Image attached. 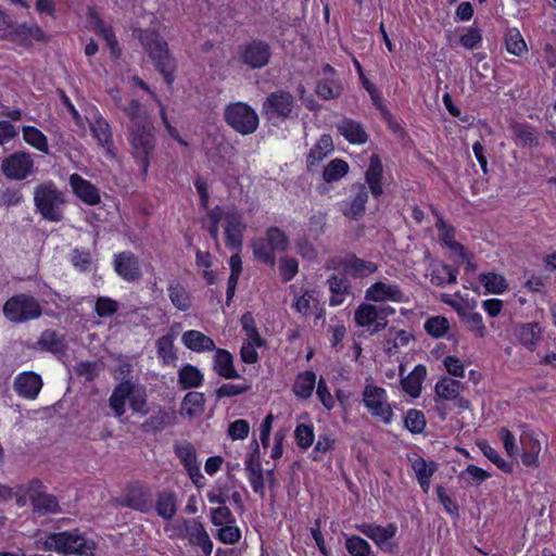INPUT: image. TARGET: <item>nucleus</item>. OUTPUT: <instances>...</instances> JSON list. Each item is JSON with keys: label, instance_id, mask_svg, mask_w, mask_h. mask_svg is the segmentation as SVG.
Instances as JSON below:
<instances>
[{"label": "nucleus", "instance_id": "f257e3e1", "mask_svg": "<svg viewBox=\"0 0 556 556\" xmlns=\"http://www.w3.org/2000/svg\"><path fill=\"white\" fill-rule=\"evenodd\" d=\"M132 35L148 52L156 71L163 76L165 83L170 86L175 80L176 61L169 52L167 42L161 35L151 28H136Z\"/></svg>", "mask_w": 556, "mask_h": 556}, {"label": "nucleus", "instance_id": "f03ea898", "mask_svg": "<svg viewBox=\"0 0 556 556\" xmlns=\"http://www.w3.org/2000/svg\"><path fill=\"white\" fill-rule=\"evenodd\" d=\"M36 545L43 551L63 555L94 556L96 551V543L78 530L51 532L45 539L37 540Z\"/></svg>", "mask_w": 556, "mask_h": 556}, {"label": "nucleus", "instance_id": "7ed1b4c3", "mask_svg": "<svg viewBox=\"0 0 556 556\" xmlns=\"http://www.w3.org/2000/svg\"><path fill=\"white\" fill-rule=\"evenodd\" d=\"M66 202V193L52 181L39 184L34 189L35 207L46 220L61 222L64 217Z\"/></svg>", "mask_w": 556, "mask_h": 556}, {"label": "nucleus", "instance_id": "20e7f679", "mask_svg": "<svg viewBox=\"0 0 556 556\" xmlns=\"http://www.w3.org/2000/svg\"><path fill=\"white\" fill-rule=\"evenodd\" d=\"M127 129L131 154L140 164L141 172L146 175L156 146L154 125L153 123H148L141 126H128Z\"/></svg>", "mask_w": 556, "mask_h": 556}, {"label": "nucleus", "instance_id": "39448f33", "mask_svg": "<svg viewBox=\"0 0 556 556\" xmlns=\"http://www.w3.org/2000/svg\"><path fill=\"white\" fill-rule=\"evenodd\" d=\"M3 315L11 323L22 324L39 318L42 315V307L36 298L20 293L4 303Z\"/></svg>", "mask_w": 556, "mask_h": 556}, {"label": "nucleus", "instance_id": "423d86ee", "mask_svg": "<svg viewBox=\"0 0 556 556\" xmlns=\"http://www.w3.org/2000/svg\"><path fill=\"white\" fill-rule=\"evenodd\" d=\"M226 123L237 132L245 136L253 134L258 127V115L244 102L230 103L225 108Z\"/></svg>", "mask_w": 556, "mask_h": 556}, {"label": "nucleus", "instance_id": "0eeeda50", "mask_svg": "<svg viewBox=\"0 0 556 556\" xmlns=\"http://www.w3.org/2000/svg\"><path fill=\"white\" fill-rule=\"evenodd\" d=\"M294 97L286 90H276L267 96L262 104V114L268 122H282L292 117Z\"/></svg>", "mask_w": 556, "mask_h": 556}, {"label": "nucleus", "instance_id": "6e6552de", "mask_svg": "<svg viewBox=\"0 0 556 556\" xmlns=\"http://www.w3.org/2000/svg\"><path fill=\"white\" fill-rule=\"evenodd\" d=\"M327 269L342 270L345 275L354 278H364L377 270V265L372 262L358 258L355 254H349L344 257H332L326 263Z\"/></svg>", "mask_w": 556, "mask_h": 556}, {"label": "nucleus", "instance_id": "1a4fd4ad", "mask_svg": "<svg viewBox=\"0 0 556 556\" xmlns=\"http://www.w3.org/2000/svg\"><path fill=\"white\" fill-rule=\"evenodd\" d=\"M270 58V46L261 39H253L240 48V61L250 70L265 67Z\"/></svg>", "mask_w": 556, "mask_h": 556}, {"label": "nucleus", "instance_id": "9d476101", "mask_svg": "<svg viewBox=\"0 0 556 556\" xmlns=\"http://www.w3.org/2000/svg\"><path fill=\"white\" fill-rule=\"evenodd\" d=\"M363 402L372 416L381 418L387 425L391 422L393 412L387 402L384 389L366 386L363 392Z\"/></svg>", "mask_w": 556, "mask_h": 556}, {"label": "nucleus", "instance_id": "9b49d317", "mask_svg": "<svg viewBox=\"0 0 556 556\" xmlns=\"http://www.w3.org/2000/svg\"><path fill=\"white\" fill-rule=\"evenodd\" d=\"M247 224L242 214L235 207H228L225 216V239L226 245L233 252H241L243 248V233Z\"/></svg>", "mask_w": 556, "mask_h": 556}, {"label": "nucleus", "instance_id": "f8f14e48", "mask_svg": "<svg viewBox=\"0 0 556 556\" xmlns=\"http://www.w3.org/2000/svg\"><path fill=\"white\" fill-rule=\"evenodd\" d=\"M1 170L11 180H23L33 174L34 160L29 153L16 151L3 159Z\"/></svg>", "mask_w": 556, "mask_h": 556}, {"label": "nucleus", "instance_id": "ddd939ff", "mask_svg": "<svg viewBox=\"0 0 556 556\" xmlns=\"http://www.w3.org/2000/svg\"><path fill=\"white\" fill-rule=\"evenodd\" d=\"M118 504L143 514H149L153 508V496L148 488L131 485L125 495L118 498Z\"/></svg>", "mask_w": 556, "mask_h": 556}, {"label": "nucleus", "instance_id": "4468645a", "mask_svg": "<svg viewBox=\"0 0 556 556\" xmlns=\"http://www.w3.org/2000/svg\"><path fill=\"white\" fill-rule=\"evenodd\" d=\"M253 451L250 453L244 462L245 470L248 471V479L252 486V490L260 494L261 497L265 496V472L262 469L260 462V447L254 440L252 442Z\"/></svg>", "mask_w": 556, "mask_h": 556}, {"label": "nucleus", "instance_id": "2eb2a0df", "mask_svg": "<svg viewBox=\"0 0 556 556\" xmlns=\"http://www.w3.org/2000/svg\"><path fill=\"white\" fill-rule=\"evenodd\" d=\"M182 529L186 538L191 545L199 546L205 556H210L213 552V541L211 540L203 523L198 519H184Z\"/></svg>", "mask_w": 556, "mask_h": 556}, {"label": "nucleus", "instance_id": "dca6fc26", "mask_svg": "<svg viewBox=\"0 0 556 556\" xmlns=\"http://www.w3.org/2000/svg\"><path fill=\"white\" fill-rule=\"evenodd\" d=\"M175 454L184 464L190 479L197 486L203 485L204 477L200 471L194 446L189 442L175 444Z\"/></svg>", "mask_w": 556, "mask_h": 556}, {"label": "nucleus", "instance_id": "f3484780", "mask_svg": "<svg viewBox=\"0 0 556 556\" xmlns=\"http://www.w3.org/2000/svg\"><path fill=\"white\" fill-rule=\"evenodd\" d=\"M113 265L117 275L128 282L138 281L142 277L139 260L130 251L116 254Z\"/></svg>", "mask_w": 556, "mask_h": 556}, {"label": "nucleus", "instance_id": "a211bd4d", "mask_svg": "<svg viewBox=\"0 0 556 556\" xmlns=\"http://www.w3.org/2000/svg\"><path fill=\"white\" fill-rule=\"evenodd\" d=\"M365 299L372 302L392 301L396 303H403L407 300L397 285H388L382 281L371 285L366 290Z\"/></svg>", "mask_w": 556, "mask_h": 556}, {"label": "nucleus", "instance_id": "6ab92c4d", "mask_svg": "<svg viewBox=\"0 0 556 556\" xmlns=\"http://www.w3.org/2000/svg\"><path fill=\"white\" fill-rule=\"evenodd\" d=\"M354 320L359 327H367L370 334L384 330L388 321L378 318L377 306L363 303L354 312Z\"/></svg>", "mask_w": 556, "mask_h": 556}, {"label": "nucleus", "instance_id": "aec40b11", "mask_svg": "<svg viewBox=\"0 0 556 556\" xmlns=\"http://www.w3.org/2000/svg\"><path fill=\"white\" fill-rule=\"evenodd\" d=\"M89 127L98 143L105 149L109 155L115 156L113 132L109 122L101 114H96Z\"/></svg>", "mask_w": 556, "mask_h": 556}, {"label": "nucleus", "instance_id": "412c9836", "mask_svg": "<svg viewBox=\"0 0 556 556\" xmlns=\"http://www.w3.org/2000/svg\"><path fill=\"white\" fill-rule=\"evenodd\" d=\"M41 388V377L33 371L18 374L14 379L15 391L25 399H36Z\"/></svg>", "mask_w": 556, "mask_h": 556}, {"label": "nucleus", "instance_id": "4be33fe9", "mask_svg": "<svg viewBox=\"0 0 556 556\" xmlns=\"http://www.w3.org/2000/svg\"><path fill=\"white\" fill-rule=\"evenodd\" d=\"M73 192L86 204L97 205L101 201L99 189L78 174L70 176Z\"/></svg>", "mask_w": 556, "mask_h": 556}, {"label": "nucleus", "instance_id": "5701e85b", "mask_svg": "<svg viewBox=\"0 0 556 556\" xmlns=\"http://www.w3.org/2000/svg\"><path fill=\"white\" fill-rule=\"evenodd\" d=\"M355 528L361 533L372 540L381 548L396 534L397 531V527L394 523H389L387 527H381L375 523H361L356 525Z\"/></svg>", "mask_w": 556, "mask_h": 556}, {"label": "nucleus", "instance_id": "b1692460", "mask_svg": "<svg viewBox=\"0 0 556 556\" xmlns=\"http://www.w3.org/2000/svg\"><path fill=\"white\" fill-rule=\"evenodd\" d=\"M338 131L353 144H363L368 140V135L363 125L351 118H343L337 123Z\"/></svg>", "mask_w": 556, "mask_h": 556}, {"label": "nucleus", "instance_id": "393cba45", "mask_svg": "<svg viewBox=\"0 0 556 556\" xmlns=\"http://www.w3.org/2000/svg\"><path fill=\"white\" fill-rule=\"evenodd\" d=\"M382 163L377 154H372L369 159V166L365 174L366 182L369 186L370 192L374 197L378 198L383 193L382 189Z\"/></svg>", "mask_w": 556, "mask_h": 556}, {"label": "nucleus", "instance_id": "a878e982", "mask_svg": "<svg viewBox=\"0 0 556 556\" xmlns=\"http://www.w3.org/2000/svg\"><path fill=\"white\" fill-rule=\"evenodd\" d=\"M327 282L331 292L329 304L331 306L341 305L344 302V296L351 293L350 281L345 276L332 274L329 276Z\"/></svg>", "mask_w": 556, "mask_h": 556}, {"label": "nucleus", "instance_id": "bb28decb", "mask_svg": "<svg viewBox=\"0 0 556 556\" xmlns=\"http://www.w3.org/2000/svg\"><path fill=\"white\" fill-rule=\"evenodd\" d=\"M353 191L354 197L351 199L348 207L343 210V214L350 218H358L365 212L368 191L366 186L363 184L353 186Z\"/></svg>", "mask_w": 556, "mask_h": 556}, {"label": "nucleus", "instance_id": "cd10ccee", "mask_svg": "<svg viewBox=\"0 0 556 556\" xmlns=\"http://www.w3.org/2000/svg\"><path fill=\"white\" fill-rule=\"evenodd\" d=\"M132 394V383L130 381H123L115 387L110 396V407L113 409L116 417L125 414L126 401Z\"/></svg>", "mask_w": 556, "mask_h": 556}, {"label": "nucleus", "instance_id": "c85d7f7f", "mask_svg": "<svg viewBox=\"0 0 556 556\" xmlns=\"http://www.w3.org/2000/svg\"><path fill=\"white\" fill-rule=\"evenodd\" d=\"M214 370L225 379H237L239 374L233 367L232 355L223 349H217L214 355Z\"/></svg>", "mask_w": 556, "mask_h": 556}, {"label": "nucleus", "instance_id": "c756f323", "mask_svg": "<svg viewBox=\"0 0 556 556\" xmlns=\"http://www.w3.org/2000/svg\"><path fill=\"white\" fill-rule=\"evenodd\" d=\"M427 369L424 365H417L413 371L401 379L402 388L413 397H418L421 392V384L426 378Z\"/></svg>", "mask_w": 556, "mask_h": 556}, {"label": "nucleus", "instance_id": "7c9ffc66", "mask_svg": "<svg viewBox=\"0 0 556 556\" xmlns=\"http://www.w3.org/2000/svg\"><path fill=\"white\" fill-rule=\"evenodd\" d=\"M184 344L195 352L212 351L215 349L214 341L198 330H189L182 334Z\"/></svg>", "mask_w": 556, "mask_h": 556}, {"label": "nucleus", "instance_id": "2f4dec72", "mask_svg": "<svg viewBox=\"0 0 556 556\" xmlns=\"http://www.w3.org/2000/svg\"><path fill=\"white\" fill-rule=\"evenodd\" d=\"M522 453L521 460L527 467L538 466V457L541 451V444L539 440L532 435L526 434L521 437Z\"/></svg>", "mask_w": 556, "mask_h": 556}, {"label": "nucleus", "instance_id": "473e14b6", "mask_svg": "<svg viewBox=\"0 0 556 556\" xmlns=\"http://www.w3.org/2000/svg\"><path fill=\"white\" fill-rule=\"evenodd\" d=\"M316 384V374L312 370H306L296 376L293 384V392L300 399L311 397Z\"/></svg>", "mask_w": 556, "mask_h": 556}, {"label": "nucleus", "instance_id": "72a5a7b5", "mask_svg": "<svg viewBox=\"0 0 556 556\" xmlns=\"http://www.w3.org/2000/svg\"><path fill=\"white\" fill-rule=\"evenodd\" d=\"M35 513L40 515L58 514L61 511L58 498L48 493L36 494L30 502Z\"/></svg>", "mask_w": 556, "mask_h": 556}, {"label": "nucleus", "instance_id": "f704fd0d", "mask_svg": "<svg viewBox=\"0 0 556 556\" xmlns=\"http://www.w3.org/2000/svg\"><path fill=\"white\" fill-rule=\"evenodd\" d=\"M333 150V141L330 135H323L307 155V166L311 167L323 161Z\"/></svg>", "mask_w": 556, "mask_h": 556}, {"label": "nucleus", "instance_id": "c9c22d12", "mask_svg": "<svg viewBox=\"0 0 556 556\" xmlns=\"http://www.w3.org/2000/svg\"><path fill=\"white\" fill-rule=\"evenodd\" d=\"M122 111L127 115L129 118V125L128 126H141L148 123H152L150 119L149 114L143 109L140 101L136 99H131L127 105H125Z\"/></svg>", "mask_w": 556, "mask_h": 556}, {"label": "nucleus", "instance_id": "e433bc0d", "mask_svg": "<svg viewBox=\"0 0 556 556\" xmlns=\"http://www.w3.org/2000/svg\"><path fill=\"white\" fill-rule=\"evenodd\" d=\"M38 344L42 350L55 354H63L65 352V342L54 330L46 329L38 340Z\"/></svg>", "mask_w": 556, "mask_h": 556}, {"label": "nucleus", "instance_id": "4c0bfd02", "mask_svg": "<svg viewBox=\"0 0 556 556\" xmlns=\"http://www.w3.org/2000/svg\"><path fill=\"white\" fill-rule=\"evenodd\" d=\"M517 337L523 346L532 351L541 339V328L536 323L523 324L519 327Z\"/></svg>", "mask_w": 556, "mask_h": 556}, {"label": "nucleus", "instance_id": "58836bf2", "mask_svg": "<svg viewBox=\"0 0 556 556\" xmlns=\"http://www.w3.org/2000/svg\"><path fill=\"white\" fill-rule=\"evenodd\" d=\"M155 509L160 517L170 520L177 511L175 494L172 492L160 493L156 500Z\"/></svg>", "mask_w": 556, "mask_h": 556}, {"label": "nucleus", "instance_id": "ea45409f", "mask_svg": "<svg viewBox=\"0 0 556 556\" xmlns=\"http://www.w3.org/2000/svg\"><path fill=\"white\" fill-rule=\"evenodd\" d=\"M178 382L184 390L198 388L203 382V375L195 366L188 364L179 370Z\"/></svg>", "mask_w": 556, "mask_h": 556}, {"label": "nucleus", "instance_id": "a19ab883", "mask_svg": "<svg viewBox=\"0 0 556 556\" xmlns=\"http://www.w3.org/2000/svg\"><path fill=\"white\" fill-rule=\"evenodd\" d=\"M205 396L201 392H188L182 402L181 409L186 410L187 415L193 417L199 416L204 412Z\"/></svg>", "mask_w": 556, "mask_h": 556}, {"label": "nucleus", "instance_id": "79ce46f5", "mask_svg": "<svg viewBox=\"0 0 556 556\" xmlns=\"http://www.w3.org/2000/svg\"><path fill=\"white\" fill-rule=\"evenodd\" d=\"M23 138L24 140L38 151L48 154L49 146L45 134L34 126H23Z\"/></svg>", "mask_w": 556, "mask_h": 556}, {"label": "nucleus", "instance_id": "37998d69", "mask_svg": "<svg viewBox=\"0 0 556 556\" xmlns=\"http://www.w3.org/2000/svg\"><path fill=\"white\" fill-rule=\"evenodd\" d=\"M409 462L417 480L431 479L433 473L438 470V464L435 462H427L425 458L417 454H414L413 457H409Z\"/></svg>", "mask_w": 556, "mask_h": 556}, {"label": "nucleus", "instance_id": "c03bdc74", "mask_svg": "<svg viewBox=\"0 0 556 556\" xmlns=\"http://www.w3.org/2000/svg\"><path fill=\"white\" fill-rule=\"evenodd\" d=\"M240 323L247 336L244 342H251L252 344H256L257 346H264L266 344V341L258 333L252 313H244L241 316Z\"/></svg>", "mask_w": 556, "mask_h": 556}, {"label": "nucleus", "instance_id": "a18cd8bd", "mask_svg": "<svg viewBox=\"0 0 556 556\" xmlns=\"http://www.w3.org/2000/svg\"><path fill=\"white\" fill-rule=\"evenodd\" d=\"M252 250L254 257L270 267L275 266L274 250L270 249L265 238L255 239L252 241Z\"/></svg>", "mask_w": 556, "mask_h": 556}, {"label": "nucleus", "instance_id": "49530a36", "mask_svg": "<svg viewBox=\"0 0 556 556\" xmlns=\"http://www.w3.org/2000/svg\"><path fill=\"white\" fill-rule=\"evenodd\" d=\"M440 236L443 243L452 251L456 252L463 260L467 258L466 249L463 244L454 240L455 230L453 227L445 225L443 222L439 224Z\"/></svg>", "mask_w": 556, "mask_h": 556}, {"label": "nucleus", "instance_id": "de8ad7c7", "mask_svg": "<svg viewBox=\"0 0 556 556\" xmlns=\"http://www.w3.org/2000/svg\"><path fill=\"white\" fill-rule=\"evenodd\" d=\"M479 281L485 288L486 293L501 294L507 289L505 278L495 273L481 274Z\"/></svg>", "mask_w": 556, "mask_h": 556}, {"label": "nucleus", "instance_id": "09e8293b", "mask_svg": "<svg viewBox=\"0 0 556 556\" xmlns=\"http://www.w3.org/2000/svg\"><path fill=\"white\" fill-rule=\"evenodd\" d=\"M462 383L452 378H443L435 384L437 395L443 400H454L459 395Z\"/></svg>", "mask_w": 556, "mask_h": 556}, {"label": "nucleus", "instance_id": "8fccbe9b", "mask_svg": "<svg viewBox=\"0 0 556 556\" xmlns=\"http://www.w3.org/2000/svg\"><path fill=\"white\" fill-rule=\"evenodd\" d=\"M505 46L509 53L520 56L527 51L526 42L517 28H509L505 34Z\"/></svg>", "mask_w": 556, "mask_h": 556}, {"label": "nucleus", "instance_id": "3c124183", "mask_svg": "<svg viewBox=\"0 0 556 556\" xmlns=\"http://www.w3.org/2000/svg\"><path fill=\"white\" fill-rule=\"evenodd\" d=\"M93 28L106 41L111 52L116 54L118 42L111 26H108L98 15L92 14Z\"/></svg>", "mask_w": 556, "mask_h": 556}, {"label": "nucleus", "instance_id": "603ef678", "mask_svg": "<svg viewBox=\"0 0 556 556\" xmlns=\"http://www.w3.org/2000/svg\"><path fill=\"white\" fill-rule=\"evenodd\" d=\"M168 295L173 305L179 311H188L191 307L190 295L181 285L169 286Z\"/></svg>", "mask_w": 556, "mask_h": 556}, {"label": "nucleus", "instance_id": "864d4df0", "mask_svg": "<svg viewBox=\"0 0 556 556\" xmlns=\"http://www.w3.org/2000/svg\"><path fill=\"white\" fill-rule=\"evenodd\" d=\"M349 172V165L340 159L332 160L324 169L323 177L327 182L340 180Z\"/></svg>", "mask_w": 556, "mask_h": 556}, {"label": "nucleus", "instance_id": "5fc2aeb1", "mask_svg": "<svg viewBox=\"0 0 556 556\" xmlns=\"http://www.w3.org/2000/svg\"><path fill=\"white\" fill-rule=\"evenodd\" d=\"M478 446L483 455L491 460L498 469L504 472L513 471V464L503 459L496 450H494L486 441L478 442Z\"/></svg>", "mask_w": 556, "mask_h": 556}, {"label": "nucleus", "instance_id": "6e6d98bb", "mask_svg": "<svg viewBox=\"0 0 556 556\" xmlns=\"http://www.w3.org/2000/svg\"><path fill=\"white\" fill-rule=\"evenodd\" d=\"M345 548L352 556H375L369 543L358 535L348 538Z\"/></svg>", "mask_w": 556, "mask_h": 556}, {"label": "nucleus", "instance_id": "4d7b16f0", "mask_svg": "<svg viewBox=\"0 0 556 556\" xmlns=\"http://www.w3.org/2000/svg\"><path fill=\"white\" fill-rule=\"evenodd\" d=\"M464 321L469 327V330L478 338H483L486 333V328L480 313L473 311H464L460 313Z\"/></svg>", "mask_w": 556, "mask_h": 556}, {"label": "nucleus", "instance_id": "13d9d810", "mask_svg": "<svg viewBox=\"0 0 556 556\" xmlns=\"http://www.w3.org/2000/svg\"><path fill=\"white\" fill-rule=\"evenodd\" d=\"M342 92V86L334 80L323 79L317 83L316 93L324 100L338 98Z\"/></svg>", "mask_w": 556, "mask_h": 556}, {"label": "nucleus", "instance_id": "bf43d9fd", "mask_svg": "<svg viewBox=\"0 0 556 556\" xmlns=\"http://www.w3.org/2000/svg\"><path fill=\"white\" fill-rule=\"evenodd\" d=\"M459 478L471 485H480L490 478V473L476 465H468Z\"/></svg>", "mask_w": 556, "mask_h": 556}, {"label": "nucleus", "instance_id": "052dcab7", "mask_svg": "<svg viewBox=\"0 0 556 556\" xmlns=\"http://www.w3.org/2000/svg\"><path fill=\"white\" fill-rule=\"evenodd\" d=\"M265 239L274 251H286L288 248L289 240L287 235L277 227L268 228Z\"/></svg>", "mask_w": 556, "mask_h": 556}, {"label": "nucleus", "instance_id": "680f3d73", "mask_svg": "<svg viewBox=\"0 0 556 556\" xmlns=\"http://www.w3.org/2000/svg\"><path fill=\"white\" fill-rule=\"evenodd\" d=\"M424 327L428 334L433 338H441L447 332L450 325L445 317L433 316L425 323Z\"/></svg>", "mask_w": 556, "mask_h": 556}, {"label": "nucleus", "instance_id": "e2e57ef3", "mask_svg": "<svg viewBox=\"0 0 556 556\" xmlns=\"http://www.w3.org/2000/svg\"><path fill=\"white\" fill-rule=\"evenodd\" d=\"M404 424L412 433H421L426 427V418L422 412L409 409L405 415Z\"/></svg>", "mask_w": 556, "mask_h": 556}, {"label": "nucleus", "instance_id": "0e129e2a", "mask_svg": "<svg viewBox=\"0 0 556 556\" xmlns=\"http://www.w3.org/2000/svg\"><path fill=\"white\" fill-rule=\"evenodd\" d=\"M216 535L224 544L232 545L240 541L241 530L235 523H229L222 526Z\"/></svg>", "mask_w": 556, "mask_h": 556}, {"label": "nucleus", "instance_id": "69168bd1", "mask_svg": "<svg viewBox=\"0 0 556 556\" xmlns=\"http://www.w3.org/2000/svg\"><path fill=\"white\" fill-rule=\"evenodd\" d=\"M296 443L302 448L309 447L314 442V429L312 425L301 424L294 430Z\"/></svg>", "mask_w": 556, "mask_h": 556}, {"label": "nucleus", "instance_id": "338daca9", "mask_svg": "<svg viewBox=\"0 0 556 556\" xmlns=\"http://www.w3.org/2000/svg\"><path fill=\"white\" fill-rule=\"evenodd\" d=\"M514 134L519 138L523 146H538L539 140L535 136L533 128L528 125L515 124L513 126Z\"/></svg>", "mask_w": 556, "mask_h": 556}, {"label": "nucleus", "instance_id": "774afa93", "mask_svg": "<svg viewBox=\"0 0 556 556\" xmlns=\"http://www.w3.org/2000/svg\"><path fill=\"white\" fill-rule=\"evenodd\" d=\"M211 521L216 527L236 523L235 516L227 506H219L211 509Z\"/></svg>", "mask_w": 556, "mask_h": 556}]
</instances>
